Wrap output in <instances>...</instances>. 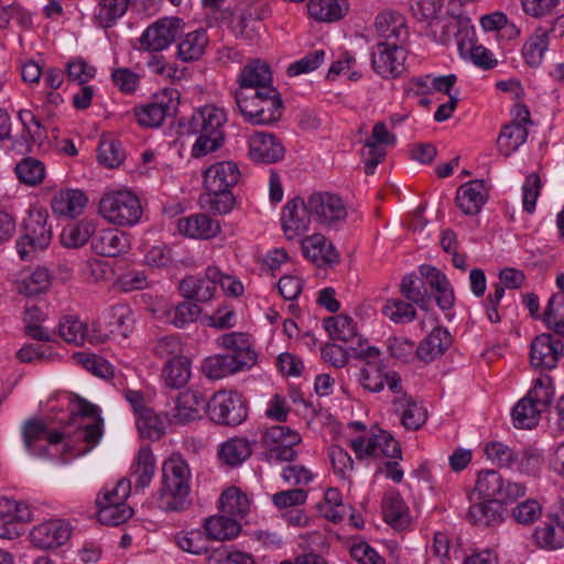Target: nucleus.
I'll return each mask as SVG.
<instances>
[{"label": "nucleus", "mask_w": 564, "mask_h": 564, "mask_svg": "<svg viewBox=\"0 0 564 564\" xmlns=\"http://www.w3.org/2000/svg\"><path fill=\"white\" fill-rule=\"evenodd\" d=\"M206 398L194 390H185L176 398L175 406L171 412V420L175 424H186L200 417V411L207 408Z\"/></svg>", "instance_id": "obj_24"}, {"label": "nucleus", "mask_w": 564, "mask_h": 564, "mask_svg": "<svg viewBox=\"0 0 564 564\" xmlns=\"http://www.w3.org/2000/svg\"><path fill=\"white\" fill-rule=\"evenodd\" d=\"M75 401L77 415L95 420L90 424H79L75 431V438L85 442L89 446H95L102 435V419L99 415V409L79 395L75 397Z\"/></svg>", "instance_id": "obj_22"}, {"label": "nucleus", "mask_w": 564, "mask_h": 564, "mask_svg": "<svg viewBox=\"0 0 564 564\" xmlns=\"http://www.w3.org/2000/svg\"><path fill=\"white\" fill-rule=\"evenodd\" d=\"M236 104L245 120L251 124H271L282 117L283 102L274 87L253 93L237 90Z\"/></svg>", "instance_id": "obj_3"}, {"label": "nucleus", "mask_w": 564, "mask_h": 564, "mask_svg": "<svg viewBox=\"0 0 564 564\" xmlns=\"http://www.w3.org/2000/svg\"><path fill=\"white\" fill-rule=\"evenodd\" d=\"M487 198L488 194L484 182L475 180L458 187L455 202L465 215H477L487 202Z\"/></svg>", "instance_id": "obj_26"}, {"label": "nucleus", "mask_w": 564, "mask_h": 564, "mask_svg": "<svg viewBox=\"0 0 564 564\" xmlns=\"http://www.w3.org/2000/svg\"><path fill=\"white\" fill-rule=\"evenodd\" d=\"M249 156L258 163H275L283 159L284 148L273 134L256 132L249 138Z\"/></svg>", "instance_id": "obj_23"}, {"label": "nucleus", "mask_w": 564, "mask_h": 564, "mask_svg": "<svg viewBox=\"0 0 564 564\" xmlns=\"http://www.w3.org/2000/svg\"><path fill=\"white\" fill-rule=\"evenodd\" d=\"M134 318L127 305H115L104 315V324L107 333L99 334L101 341L105 337L120 336L127 338L133 330Z\"/></svg>", "instance_id": "obj_29"}, {"label": "nucleus", "mask_w": 564, "mask_h": 564, "mask_svg": "<svg viewBox=\"0 0 564 564\" xmlns=\"http://www.w3.org/2000/svg\"><path fill=\"white\" fill-rule=\"evenodd\" d=\"M375 29L382 40L379 43H406L409 31L405 19L394 11H383L376 17Z\"/></svg>", "instance_id": "obj_21"}, {"label": "nucleus", "mask_w": 564, "mask_h": 564, "mask_svg": "<svg viewBox=\"0 0 564 564\" xmlns=\"http://www.w3.org/2000/svg\"><path fill=\"white\" fill-rule=\"evenodd\" d=\"M210 419L223 425L236 426L247 417V406L240 394L234 391L216 392L207 404Z\"/></svg>", "instance_id": "obj_7"}, {"label": "nucleus", "mask_w": 564, "mask_h": 564, "mask_svg": "<svg viewBox=\"0 0 564 564\" xmlns=\"http://www.w3.org/2000/svg\"><path fill=\"white\" fill-rule=\"evenodd\" d=\"M94 231L95 228L90 221L82 220L73 223L62 230L61 242L67 248H79L84 246L89 238L93 239Z\"/></svg>", "instance_id": "obj_55"}, {"label": "nucleus", "mask_w": 564, "mask_h": 564, "mask_svg": "<svg viewBox=\"0 0 564 564\" xmlns=\"http://www.w3.org/2000/svg\"><path fill=\"white\" fill-rule=\"evenodd\" d=\"M528 134L527 127L519 122L505 124L497 139L499 153L506 158L510 156L527 141Z\"/></svg>", "instance_id": "obj_42"}, {"label": "nucleus", "mask_w": 564, "mask_h": 564, "mask_svg": "<svg viewBox=\"0 0 564 564\" xmlns=\"http://www.w3.org/2000/svg\"><path fill=\"white\" fill-rule=\"evenodd\" d=\"M324 327L333 340L350 343L356 339L360 344V338H357L356 324L348 315L339 314L327 317L324 319Z\"/></svg>", "instance_id": "obj_50"}, {"label": "nucleus", "mask_w": 564, "mask_h": 564, "mask_svg": "<svg viewBox=\"0 0 564 564\" xmlns=\"http://www.w3.org/2000/svg\"><path fill=\"white\" fill-rule=\"evenodd\" d=\"M32 516L28 503L2 498L0 500V538L11 540L18 536L17 524L31 521Z\"/></svg>", "instance_id": "obj_18"}, {"label": "nucleus", "mask_w": 564, "mask_h": 564, "mask_svg": "<svg viewBox=\"0 0 564 564\" xmlns=\"http://www.w3.org/2000/svg\"><path fill=\"white\" fill-rule=\"evenodd\" d=\"M219 460L230 467H237L252 454L251 443L245 437H231L218 447Z\"/></svg>", "instance_id": "obj_40"}, {"label": "nucleus", "mask_w": 564, "mask_h": 564, "mask_svg": "<svg viewBox=\"0 0 564 564\" xmlns=\"http://www.w3.org/2000/svg\"><path fill=\"white\" fill-rule=\"evenodd\" d=\"M421 275L426 283L436 292V303L443 310H449L454 305V291L446 275L432 265L423 264L420 267Z\"/></svg>", "instance_id": "obj_32"}, {"label": "nucleus", "mask_w": 564, "mask_h": 564, "mask_svg": "<svg viewBox=\"0 0 564 564\" xmlns=\"http://www.w3.org/2000/svg\"><path fill=\"white\" fill-rule=\"evenodd\" d=\"M245 369L246 361H237L228 354L210 356L203 362V372L210 379H221Z\"/></svg>", "instance_id": "obj_43"}, {"label": "nucleus", "mask_w": 564, "mask_h": 564, "mask_svg": "<svg viewBox=\"0 0 564 564\" xmlns=\"http://www.w3.org/2000/svg\"><path fill=\"white\" fill-rule=\"evenodd\" d=\"M382 313L386 317L395 324H406L412 322L416 316V311L412 303L404 302L400 299L387 300Z\"/></svg>", "instance_id": "obj_64"}, {"label": "nucleus", "mask_w": 564, "mask_h": 564, "mask_svg": "<svg viewBox=\"0 0 564 564\" xmlns=\"http://www.w3.org/2000/svg\"><path fill=\"white\" fill-rule=\"evenodd\" d=\"M208 44L207 32L203 29L185 34L177 44V57L183 62L199 59Z\"/></svg>", "instance_id": "obj_44"}, {"label": "nucleus", "mask_w": 564, "mask_h": 564, "mask_svg": "<svg viewBox=\"0 0 564 564\" xmlns=\"http://www.w3.org/2000/svg\"><path fill=\"white\" fill-rule=\"evenodd\" d=\"M48 214L44 209L30 212L24 221V234L17 241V249L22 260L31 259L37 251H43L51 243L52 226L47 225Z\"/></svg>", "instance_id": "obj_5"}, {"label": "nucleus", "mask_w": 564, "mask_h": 564, "mask_svg": "<svg viewBox=\"0 0 564 564\" xmlns=\"http://www.w3.org/2000/svg\"><path fill=\"white\" fill-rule=\"evenodd\" d=\"M199 203L207 210L223 215L229 213L232 209L235 197L231 191H220L215 193L206 191L199 197Z\"/></svg>", "instance_id": "obj_61"}, {"label": "nucleus", "mask_w": 564, "mask_h": 564, "mask_svg": "<svg viewBox=\"0 0 564 564\" xmlns=\"http://www.w3.org/2000/svg\"><path fill=\"white\" fill-rule=\"evenodd\" d=\"M384 366L380 361H366L358 373L359 384L369 392H380L384 388Z\"/></svg>", "instance_id": "obj_54"}, {"label": "nucleus", "mask_w": 564, "mask_h": 564, "mask_svg": "<svg viewBox=\"0 0 564 564\" xmlns=\"http://www.w3.org/2000/svg\"><path fill=\"white\" fill-rule=\"evenodd\" d=\"M564 357V344L552 334L538 335L530 346V362L541 370L554 369Z\"/></svg>", "instance_id": "obj_13"}, {"label": "nucleus", "mask_w": 564, "mask_h": 564, "mask_svg": "<svg viewBox=\"0 0 564 564\" xmlns=\"http://www.w3.org/2000/svg\"><path fill=\"white\" fill-rule=\"evenodd\" d=\"M238 90L256 91L264 90V87H272V73L269 65L260 59L249 62L243 66L238 79Z\"/></svg>", "instance_id": "obj_27"}, {"label": "nucleus", "mask_w": 564, "mask_h": 564, "mask_svg": "<svg viewBox=\"0 0 564 564\" xmlns=\"http://www.w3.org/2000/svg\"><path fill=\"white\" fill-rule=\"evenodd\" d=\"M240 178L238 165L230 161L216 162L204 172V187L215 193L231 191Z\"/></svg>", "instance_id": "obj_20"}, {"label": "nucleus", "mask_w": 564, "mask_h": 564, "mask_svg": "<svg viewBox=\"0 0 564 564\" xmlns=\"http://www.w3.org/2000/svg\"><path fill=\"white\" fill-rule=\"evenodd\" d=\"M87 200L80 189H61L52 197L51 207L57 215L75 218L83 213Z\"/></svg>", "instance_id": "obj_35"}, {"label": "nucleus", "mask_w": 564, "mask_h": 564, "mask_svg": "<svg viewBox=\"0 0 564 564\" xmlns=\"http://www.w3.org/2000/svg\"><path fill=\"white\" fill-rule=\"evenodd\" d=\"M217 267H208L203 276L188 275L184 278L178 285V290L184 299L206 303L210 301L217 289V278H219Z\"/></svg>", "instance_id": "obj_16"}, {"label": "nucleus", "mask_w": 564, "mask_h": 564, "mask_svg": "<svg viewBox=\"0 0 564 564\" xmlns=\"http://www.w3.org/2000/svg\"><path fill=\"white\" fill-rule=\"evenodd\" d=\"M533 536L541 549L556 550L564 546V503L546 516Z\"/></svg>", "instance_id": "obj_19"}, {"label": "nucleus", "mask_w": 564, "mask_h": 564, "mask_svg": "<svg viewBox=\"0 0 564 564\" xmlns=\"http://www.w3.org/2000/svg\"><path fill=\"white\" fill-rule=\"evenodd\" d=\"M70 535V524L65 520L54 519L35 525L30 532V540L35 547L50 550L65 544Z\"/></svg>", "instance_id": "obj_14"}, {"label": "nucleus", "mask_w": 564, "mask_h": 564, "mask_svg": "<svg viewBox=\"0 0 564 564\" xmlns=\"http://www.w3.org/2000/svg\"><path fill=\"white\" fill-rule=\"evenodd\" d=\"M303 256L317 267L335 264L339 254L323 235L314 234L302 239Z\"/></svg>", "instance_id": "obj_25"}, {"label": "nucleus", "mask_w": 564, "mask_h": 564, "mask_svg": "<svg viewBox=\"0 0 564 564\" xmlns=\"http://www.w3.org/2000/svg\"><path fill=\"white\" fill-rule=\"evenodd\" d=\"M99 214L110 224L126 227L135 225L142 216L140 199L130 191H113L104 194L99 202Z\"/></svg>", "instance_id": "obj_4"}, {"label": "nucleus", "mask_w": 564, "mask_h": 564, "mask_svg": "<svg viewBox=\"0 0 564 564\" xmlns=\"http://www.w3.org/2000/svg\"><path fill=\"white\" fill-rule=\"evenodd\" d=\"M175 544L184 552L195 555L205 554L209 549V539L200 530L181 531L174 536Z\"/></svg>", "instance_id": "obj_56"}, {"label": "nucleus", "mask_w": 564, "mask_h": 564, "mask_svg": "<svg viewBox=\"0 0 564 564\" xmlns=\"http://www.w3.org/2000/svg\"><path fill=\"white\" fill-rule=\"evenodd\" d=\"M313 219L322 226L337 228L347 218L341 198L329 192H316L307 197Z\"/></svg>", "instance_id": "obj_8"}, {"label": "nucleus", "mask_w": 564, "mask_h": 564, "mask_svg": "<svg viewBox=\"0 0 564 564\" xmlns=\"http://www.w3.org/2000/svg\"><path fill=\"white\" fill-rule=\"evenodd\" d=\"M312 220L308 200L300 196L289 200L282 208V228L289 240L302 237L310 229Z\"/></svg>", "instance_id": "obj_12"}, {"label": "nucleus", "mask_w": 564, "mask_h": 564, "mask_svg": "<svg viewBox=\"0 0 564 564\" xmlns=\"http://www.w3.org/2000/svg\"><path fill=\"white\" fill-rule=\"evenodd\" d=\"M452 336L445 327H434L415 349L416 356L430 362L441 357L451 346Z\"/></svg>", "instance_id": "obj_34"}, {"label": "nucleus", "mask_w": 564, "mask_h": 564, "mask_svg": "<svg viewBox=\"0 0 564 564\" xmlns=\"http://www.w3.org/2000/svg\"><path fill=\"white\" fill-rule=\"evenodd\" d=\"M135 424L143 438L156 441L164 434L163 421L149 408L141 410Z\"/></svg>", "instance_id": "obj_60"}, {"label": "nucleus", "mask_w": 564, "mask_h": 564, "mask_svg": "<svg viewBox=\"0 0 564 564\" xmlns=\"http://www.w3.org/2000/svg\"><path fill=\"white\" fill-rule=\"evenodd\" d=\"M18 118L23 126L22 141L14 140L12 148H24L30 151V143H39L45 138V129L40 120L31 110L22 109L18 112Z\"/></svg>", "instance_id": "obj_46"}, {"label": "nucleus", "mask_w": 564, "mask_h": 564, "mask_svg": "<svg viewBox=\"0 0 564 564\" xmlns=\"http://www.w3.org/2000/svg\"><path fill=\"white\" fill-rule=\"evenodd\" d=\"M392 410L400 416L401 424L411 431L419 430L427 419V413L421 402L414 397L391 400Z\"/></svg>", "instance_id": "obj_33"}, {"label": "nucleus", "mask_w": 564, "mask_h": 564, "mask_svg": "<svg viewBox=\"0 0 564 564\" xmlns=\"http://www.w3.org/2000/svg\"><path fill=\"white\" fill-rule=\"evenodd\" d=\"M180 234L194 239H210L220 231L218 221L205 214H195L177 220Z\"/></svg>", "instance_id": "obj_30"}, {"label": "nucleus", "mask_w": 564, "mask_h": 564, "mask_svg": "<svg viewBox=\"0 0 564 564\" xmlns=\"http://www.w3.org/2000/svg\"><path fill=\"white\" fill-rule=\"evenodd\" d=\"M395 143V135L390 133L384 122H377L371 131V134L365 142L366 152L362 153L365 162V173L371 175L375 173L376 167L386 158V145Z\"/></svg>", "instance_id": "obj_17"}, {"label": "nucleus", "mask_w": 564, "mask_h": 564, "mask_svg": "<svg viewBox=\"0 0 564 564\" xmlns=\"http://www.w3.org/2000/svg\"><path fill=\"white\" fill-rule=\"evenodd\" d=\"M405 43H378L371 54L375 72L384 79L401 76L405 70Z\"/></svg>", "instance_id": "obj_10"}, {"label": "nucleus", "mask_w": 564, "mask_h": 564, "mask_svg": "<svg viewBox=\"0 0 564 564\" xmlns=\"http://www.w3.org/2000/svg\"><path fill=\"white\" fill-rule=\"evenodd\" d=\"M130 1L131 0H99L94 12L95 23L102 29L113 26L117 21L126 14Z\"/></svg>", "instance_id": "obj_45"}, {"label": "nucleus", "mask_w": 564, "mask_h": 564, "mask_svg": "<svg viewBox=\"0 0 564 564\" xmlns=\"http://www.w3.org/2000/svg\"><path fill=\"white\" fill-rule=\"evenodd\" d=\"M269 14V7L263 2H243L241 3L234 29L241 36L251 39L252 33L256 31L254 23L268 18Z\"/></svg>", "instance_id": "obj_38"}, {"label": "nucleus", "mask_w": 564, "mask_h": 564, "mask_svg": "<svg viewBox=\"0 0 564 564\" xmlns=\"http://www.w3.org/2000/svg\"><path fill=\"white\" fill-rule=\"evenodd\" d=\"M500 502L495 500H486L471 505L468 510V519L477 525L490 527L501 521Z\"/></svg>", "instance_id": "obj_52"}, {"label": "nucleus", "mask_w": 564, "mask_h": 564, "mask_svg": "<svg viewBox=\"0 0 564 564\" xmlns=\"http://www.w3.org/2000/svg\"><path fill=\"white\" fill-rule=\"evenodd\" d=\"M551 31V28L539 26L524 43L522 47V55L528 65L536 67L541 64L543 54L547 50L549 33Z\"/></svg>", "instance_id": "obj_47"}, {"label": "nucleus", "mask_w": 564, "mask_h": 564, "mask_svg": "<svg viewBox=\"0 0 564 564\" xmlns=\"http://www.w3.org/2000/svg\"><path fill=\"white\" fill-rule=\"evenodd\" d=\"M128 247L127 235L116 229H101L93 236L91 248L97 254L117 257Z\"/></svg>", "instance_id": "obj_37"}, {"label": "nucleus", "mask_w": 564, "mask_h": 564, "mask_svg": "<svg viewBox=\"0 0 564 564\" xmlns=\"http://www.w3.org/2000/svg\"><path fill=\"white\" fill-rule=\"evenodd\" d=\"M219 345L229 350L228 355H231L237 361H246V368H251L257 360V354L252 349L250 337L245 333H228L224 334L218 338Z\"/></svg>", "instance_id": "obj_31"}, {"label": "nucleus", "mask_w": 564, "mask_h": 564, "mask_svg": "<svg viewBox=\"0 0 564 564\" xmlns=\"http://www.w3.org/2000/svg\"><path fill=\"white\" fill-rule=\"evenodd\" d=\"M180 18H162L149 25L140 37V47L150 53L167 48L182 33Z\"/></svg>", "instance_id": "obj_9"}, {"label": "nucleus", "mask_w": 564, "mask_h": 564, "mask_svg": "<svg viewBox=\"0 0 564 564\" xmlns=\"http://www.w3.org/2000/svg\"><path fill=\"white\" fill-rule=\"evenodd\" d=\"M543 409L535 406V404L523 397L513 408L512 417L517 427L532 429L538 424Z\"/></svg>", "instance_id": "obj_59"}, {"label": "nucleus", "mask_w": 564, "mask_h": 564, "mask_svg": "<svg viewBox=\"0 0 564 564\" xmlns=\"http://www.w3.org/2000/svg\"><path fill=\"white\" fill-rule=\"evenodd\" d=\"M155 467L156 459L151 447H141L130 467V477L137 490L149 487L155 474Z\"/></svg>", "instance_id": "obj_36"}, {"label": "nucleus", "mask_w": 564, "mask_h": 564, "mask_svg": "<svg viewBox=\"0 0 564 564\" xmlns=\"http://www.w3.org/2000/svg\"><path fill=\"white\" fill-rule=\"evenodd\" d=\"M220 512L236 518L239 522L250 511L248 497L238 488L231 487L225 490L219 499Z\"/></svg>", "instance_id": "obj_48"}, {"label": "nucleus", "mask_w": 564, "mask_h": 564, "mask_svg": "<svg viewBox=\"0 0 564 564\" xmlns=\"http://www.w3.org/2000/svg\"><path fill=\"white\" fill-rule=\"evenodd\" d=\"M204 529L209 540L225 541L235 539L241 531V523L223 512L204 521Z\"/></svg>", "instance_id": "obj_39"}, {"label": "nucleus", "mask_w": 564, "mask_h": 564, "mask_svg": "<svg viewBox=\"0 0 564 564\" xmlns=\"http://www.w3.org/2000/svg\"><path fill=\"white\" fill-rule=\"evenodd\" d=\"M165 384L172 389L185 386L191 377V360L185 358L170 359L163 368Z\"/></svg>", "instance_id": "obj_53"}, {"label": "nucleus", "mask_w": 564, "mask_h": 564, "mask_svg": "<svg viewBox=\"0 0 564 564\" xmlns=\"http://www.w3.org/2000/svg\"><path fill=\"white\" fill-rule=\"evenodd\" d=\"M23 443L30 454L36 456H44L46 448L39 443L45 440L47 434V425L41 419H31L22 425Z\"/></svg>", "instance_id": "obj_49"}, {"label": "nucleus", "mask_w": 564, "mask_h": 564, "mask_svg": "<svg viewBox=\"0 0 564 564\" xmlns=\"http://www.w3.org/2000/svg\"><path fill=\"white\" fill-rule=\"evenodd\" d=\"M307 12L316 21L334 22L346 15L348 4L345 0H310Z\"/></svg>", "instance_id": "obj_41"}, {"label": "nucleus", "mask_w": 564, "mask_h": 564, "mask_svg": "<svg viewBox=\"0 0 564 564\" xmlns=\"http://www.w3.org/2000/svg\"><path fill=\"white\" fill-rule=\"evenodd\" d=\"M401 294L413 304H416L422 310H427L431 302V296L421 280L415 278L414 274L403 276L400 284Z\"/></svg>", "instance_id": "obj_58"}, {"label": "nucleus", "mask_w": 564, "mask_h": 564, "mask_svg": "<svg viewBox=\"0 0 564 564\" xmlns=\"http://www.w3.org/2000/svg\"><path fill=\"white\" fill-rule=\"evenodd\" d=\"M161 485L154 499L165 512H181L191 506V469L181 455H171L162 464Z\"/></svg>", "instance_id": "obj_1"}, {"label": "nucleus", "mask_w": 564, "mask_h": 564, "mask_svg": "<svg viewBox=\"0 0 564 564\" xmlns=\"http://www.w3.org/2000/svg\"><path fill=\"white\" fill-rule=\"evenodd\" d=\"M153 317L158 321L174 326L175 328H184L196 322L202 313V307L188 301L177 303H163L152 308Z\"/></svg>", "instance_id": "obj_15"}, {"label": "nucleus", "mask_w": 564, "mask_h": 564, "mask_svg": "<svg viewBox=\"0 0 564 564\" xmlns=\"http://www.w3.org/2000/svg\"><path fill=\"white\" fill-rule=\"evenodd\" d=\"M226 121L225 110L215 105H206L192 115L184 130L188 134L197 135L192 150L193 156H205L221 147Z\"/></svg>", "instance_id": "obj_2"}, {"label": "nucleus", "mask_w": 564, "mask_h": 564, "mask_svg": "<svg viewBox=\"0 0 564 564\" xmlns=\"http://www.w3.org/2000/svg\"><path fill=\"white\" fill-rule=\"evenodd\" d=\"M58 334L68 344L76 346L85 341L95 344L101 341V336L90 332L88 325L75 315H66L59 319Z\"/></svg>", "instance_id": "obj_28"}, {"label": "nucleus", "mask_w": 564, "mask_h": 564, "mask_svg": "<svg viewBox=\"0 0 564 564\" xmlns=\"http://www.w3.org/2000/svg\"><path fill=\"white\" fill-rule=\"evenodd\" d=\"M173 94L164 90L154 95L149 102L135 107L133 112L138 123L144 128H158L166 117L173 116L176 111Z\"/></svg>", "instance_id": "obj_11"}, {"label": "nucleus", "mask_w": 564, "mask_h": 564, "mask_svg": "<svg viewBox=\"0 0 564 564\" xmlns=\"http://www.w3.org/2000/svg\"><path fill=\"white\" fill-rule=\"evenodd\" d=\"M543 321L549 329L564 337V296H551L545 311Z\"/></svg>", "instance_id": "obj_63"}, {"label": "nucleus", "mask_w": 564, "mask_h": 564, "mask_svg": "<svg viewBox=\"0 0 564 564\" xmlns=\"http://www.w3.org/2000/svg\"><path fill=\"white\" fill-rule=\"evenodd\" d=\"M15 173L21 183L34 186L44 180L45 167L40 160L25 158L17 164Z\"/></svg>", "instance_id": "obj_62"}, {"label": "nucleus", "mask_w": 564, "mask_h": 564, "mask_svg": "<svg viewBox=\"0 0 564 564\" xmlns=\"http://www.w3.org/2000/svg\"><path fill=\"white\" fill-rule=\"evenodd\" d=\"M476 490L482 498L501 505L512 502L525 494L522 484L506 480L494 469L481 470L478 474Z\"/></svg>", "instance_id": "obj_6"}, {"label": "nucleus", "mask_w": 564, "mask_h": 564, "mask_svg": "<svg viewBox=\"0 0 564 564\" xmlns=\"http://www.w3.org/2000/svg\"><path fill=\"white\" fill-rule=\"evenodd\" d=\"M45 319V314L36 305H26L24 308L23 323L24 332L31 338L39 341H51L52 336L41 325Z\"/></svg>", "instance_id": "obj_57"}, {"label": "nucleus", "mask_w": 564, "mask_h": 564, "mask_svg": "<svg viewBox=\"0 0 564 564\" xmlns=\"http://www.w3.org/2000/svg\"><path fill=\"white\" fill-rule=\"evenodd\" d=\"M51 286V275L45 268H36L17 282V291L24 296H36Z\"/></svg>", "instance_id": "obj_51"}]
</instances>
